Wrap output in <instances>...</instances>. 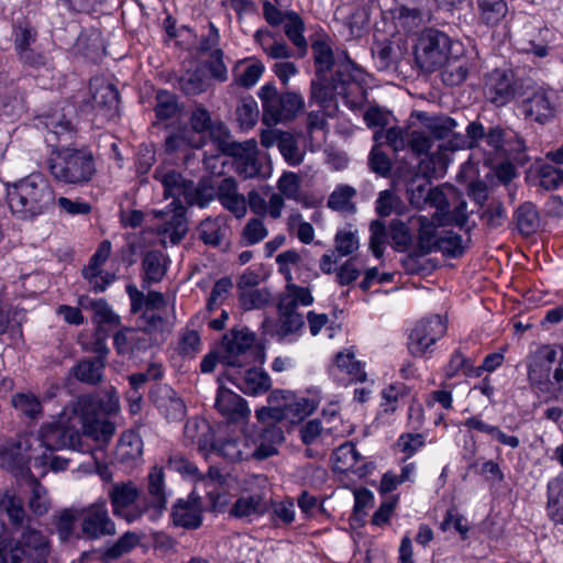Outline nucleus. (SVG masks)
Here are the masks:
<instances>
[{"label": "nucleus", "instance_id": "obj_57", "mask_svg": "<svg viewBox=\"0 0 563 563\" xmlns=\"http://www.w3.org/2000/svg\"><path fill=\"white\" fill-rule=\"evenodd\" d=\"M11 404L15 410L31 420L42 416V405L32 393H18L12 396Z\"/></svg>", "mask_w": 563, "mask_h": 563}, {"label": "nucleus", "instance_id": "obj_22", "mask_svg": "<svg viewBox=\"0 0 563 563\" xmlns=\"http://www.w3.org/2000/svg\"><path fill=\"white\" fill-rule=\"evenodd\" d=\"M82 534L89 539H99L115 533V525L111 520L107 503L99 500L80 512Z\"/></svg>", "mask_w": 563, "mask_h": 563}, {"label": "nucleus", "instance_id": "obj_20", "mask_svg": "<svg viewBox=\"0 0 563 563\" xmlns=\"http://www.w3.org/2000/svg\"><path fill=\"white\" fill-rule=\"evenodd\" d=\"M164 467L154 465L147 475V494L143 496V515L152 521L159 519L167 508Z\"/></svg>", "mask_w": 563, "mask_h": 563}, {"label": "nucleus", "instance_id": "obj_15", "mask_svg": "<svg viewBox=\"0 0 563 563\" xmlns=\"http://www.w3.org/2000/svg\"><path fill=\"white\" fill-rule=\"evenodd\" d=\"M35 438L37 439L35 444L37 452L67 450V453L73 455L91 452L90 446L82 443V437L76 429L59 423L43 426L40 434Z\"/></svg>", "mask_w": 563, "mask_h": 563}, {"label": "nucleus", "instance_id": "obj_13", "mask_svg": "<svg viewBox=\"0 0 563 563\" xmlns=\"http://www.w3.org/2000/svg\"><path fill=\"white\" fill-rule=\"evenodd\" d=\"M450 52V37L439 30L428 29L418 38L415 57L422 70L431 73L443 67L449 59Z\"/></svg>", "mask_w": 563, "mask_h": 563}, {"label": "nucleus", "instance_id": "obj_18", "mask_svg": "<svg viewBox=\"0 0 563 563\" xmlns=\"http://www.w3.org/2000/svg\"><path fill=\"white\" fill-rule=\"evenodd\" d=\"M255 335L247 329H232L222 338L221 364L227 368H243L250 363V350Z\"/></svg>", "mask_w": 563, "mask_h": 563}, {"label": "nucleus", "instance_id": "obj_42", "mask_svg": "<svg viewBox=\"0 0 563 563\" xmlns=\"http://www.w3.org/2000/svg\"><path fill=\"white\" fill-rule=\"evenodd\" d=\"M90 308L93 311V321L97 323L95 339L104 335V341L109 336L107 327H115L120 323V318L115 314L104 299L92 300Z\"/></svg>", "mask_w": 563, "mask_h": 563}, {"label": "nucleus", "instance_id": "obj_60", "mask_svg": "<svg viewBox=\"0 0 563 563\" xmlns=\"http://www.w3.org/2000/svg\"><path fill=\"white\" fill-rule=\"evenodd\" d=\"M178 87L187 96L199 95L207 89L206 75L198 68L187 70L178 78Z\"/></svg>", "mask_w": 563, "mask_h": 563}, {"label": "nucleus", "instance_id": "obj_31", "mask_svg": "<svg viewBox=\"0 0 563 563\" xmlns=\"http://www.w3.org/2000/svg\"><path fill=\"white\" fill-rule=\"evenodd\" d=\"M139 496L140 492L132 482L113 484L109 490L113 514L132 521L134 516L131 515L130 507L134 505Z\"/></svg>", "mask_w": 563, "mask_h": 563}, {"label": "nucleus", "instance_id": "obj_49", "mask_svg": "<svg viewBox=\"0 0 563 563\" xmlns=\"http://www.w3.org/2000/svg\"><path fill=\"white\" fill-rule=\"evenodd\" d=\"M277 147L290 166H297L305 158V151L299 147L298 140L289 132H280L277 137Z\"/></svg>", "mask_w": 563, "mask_h": 563}, {"label": "nucleus", "instance_id": "obj_28", "mask_svg": "<svg viewBox=\"0 0 563 563\" xmlns=\"http://www.w3.org/2000/svg\"><path fill=\"white\" fill-rule=\"evenodd\" d=\"M172 520L177 527L187 530L198 529L202 523V508L200 498L194 493L186 499L179 498L172 508Z\"/></svg>", "mask_w": 563, "mask_h": 563}, {"label": "nucleus", "instance_id": "obj_62", "mask_svg": "<svg viewBox=\"0 0 563 563\" xmlns=\"http://www.w3.org/2000/svg\"><path fill=\"white\" fill-rule=\"evenodd\" d=\"M353 450L352 442H345L336 448L332 453V459L334 462V468L339 472H347L351 471L358 475H365L368 473L367 470H355L353 455L351 454Z\"/></svg>", "mask_w": 563, "mask_h": 563}, {"label": "nucleus", "instance_id": "obj_14", "mask_svg": "<svg viewBox=\"0 0 563 563\" xmlns=\"http://www.w3.org/2000/svg\"><path fill=\"white\" fill-rule=\"evenodd\" d=\"M152 216L154 223L143 229V235L155 233L163 247L167 244L176 245L187 232L185 211L181 206L174 209L143 212V221Z\"/></svg>", "mask_w": 563, "mask_h": 563}, {"label": "nucleus", "instance_id": "obj_54", "mask_svg": "<svg viewBox=\"0 0 563 563\" xmlns=\"http://www.w3.org/2000/svg\"><path fill=\"white\" fill-rule=\"evenodd\" d=\"M243 146L241 153L234 155L239 157L238 170L244 178H253L260 175L261 163L254 156L256 143L254 141L246 142L245 144L240 143Z\"/></svg>", "mask_w": 563, "mask_h": 563}, {"label": "nucleus", "instance_id": "obj_30", "mask_svg": "<svg viewBox=\"0 0 563 563\" xmlns=\"http://www.w3.org/2000/svg\"><path fill=\"white\" fill-rule=\"evenodd\" d=\"M411 223L418 230L417 245L419 251L423 255L437 252V246L441 239L439 225L444 224L443 219L434 217L429 219L426 216H417L411 218Z\"/></svg>", "mask_w": 563, "mask_h": 563}, {"label": "nucleus", "instance_id": "obj_17", "mask_svg": "<svg viewBox=\"0 0 563 563\" xmlns=\"http://www.w3.org/2000/svg\"><path fill=\"white\" fill-rule=\"evenodd\" d=\"M446 332V321L439 314L419 320L408 335V351L422 357L433 352V346Z\"/></svg>", "mask_w": 563, "mask_h": 563}, {"label": "nucleus", "instance_id": "obj_63", "mask_svg": "<svg viewBox=\"0 0 563 563\" xmlns=\"http://www.w3.org/2000/svg\"><path fill=\"white\" fill-rule=\"evenodd\" d=\"M374 141L379 145H389L395 152L404 150L408 142L406 140V131L399 126L376 131L374 134Z\"/></svg>", "mask_w": 563, "mask_h": 563}, {"label": "nucleus", "instance_id": "obj_27", "mask_svg": "<svg viewBox=\"0 0 563 563\" xmlns=\"http://www.w3.org/2000/svg\"><path fill=\"white\" fill-rule=\"evenodd\" d=\"M214 408L223 418L231 422L244 421L251 415L246 400L223 386L218 388Z\"/></svg>", "mask_w": 563, "mask_h": 563}, {"label": "nucleus", "instance_id": "obj_56", "mask_svg": "<svg viewBox=\"0 0 563 563\" xmlns=\"http://www.w3.org/2000/svg\"><path fill=\"white\" fill-rule=\"evenodd\" d=\"M25 320V310L19 307L5 306L0 300V335L7 332H20L21 324Z\"/></svg>", "mask_w": 563, "mask_h": 563}, {"label": "nucleus", "instance_id": "obj_11", "mask_svg": "<svg viewBox=\"0 0 563 563\" xmlns=\"http://www.w3.org/2000/svg\"><path fill=\"white\" fill-rule=\"evenodd\" d=\"M90 99L82 100L80 109L84 112H93L95 121L100 124L112 121L119 115V91L117 87L101 77H95L89 84Z\"/></svg>", "mask_w": 563, "mask_h": 563}, {"label": "nucleus", "instance_id": "obj_3", "mask_svg": "<svg viewBox=\"0 0 563 563\" xmlns=\"http://www.w3.org/2000/svg\"><path fill=\"white\" fill-rule=\"evenodd\" d=\"M54 190L38 173L7 186V201L11 212L21 220H33L53 206Z\"/></svg>", "mask_w": 563, "mask_h": 563}, {"label": "nucleus", "instance_id": "obj_24", "mask_svg": "<svg viewBox=\"0 0 563 563\" xmlns=\"http://www.w3.org/2000/svg\"><path fill=\"white\" fill-rule=\"evenodd\" d=\"M305 319L302 314L278 312L277 320L265 318L262 322L263 334L276 338L282 344L296 342L302 333Z\"/></svg>", "mask_w": 563, "mask_h": 563}, {"label": "nucleus", "instance_id": "obj_23", "mask_svg": "<svg viewBox=\"0 0 563 563\" xmlns=\"http://www.w3.org/2000/svg\"><path fill=\"white\" fill-rule=\"evenodd\" d=\"M148 398L167 421H180L186 416L184 400L167 384L154 383L148 389Z\"/></svg>", "mask_w": 563, "mask_h": 563}, {"label": "nucleus", "instance_id": "obj_6", "mask_svg": "<svg viewBox=\"0 0 563 563\" xmlns=\"http://www.w3.org/2000/svg\"><path fill=\"white\" fill-rule=\"evenodd\" d=\"M262 102V120L266 125L286 123L305 110L303 96L298 91H278L273 82H266L257 91Z\"/></svg>", "mask_w": 563, "mask_h": 563}, {"label": "nucleus", "instance_id": "obj_40", "mask_svg": "<svg viewBox=\"0 0 563 563\" xmlns=\"http://www.w3.org/2000/svg\"><path fill=\"white\" fill-rule=\"evenodd\" d=\"M547 510L555 523L563 525V473L551 478L547 485Z\"/></svg>", "mask_w": 563, "mask_h": 563}, {"label": "nucleus", "instance_id": "obj_45", "mask_svg": "<svg viewBox=\"0 0 563 563\" xmlns=\"http://www.w3.org/2000/svg\"><path fill=\"white\" fill-rule=\"evenodd\" d=\"M335 368L350 376L352 382H365L366 373L364 372L363 364L355 358L353 347L345 349L339 352L334 358Z\"/></svg>", "mask_w": 563, "mask_h": 563}, {"label": "nucleus", "instance_id": "obj_44", "mask_svg": "<svg viewBox=\"0 0 563 563\" xmlns=\"http://www.w3.org/2000/svg\"><path fill=\"white\" fill-rule=\"evenodd\" d=\"M284 30L289 41L297 47L298 56H305L307 53L308 43L303 36L305 23L298 13L295 11L286 12Z\"/></svg>", "mask_w": 563, "mask_h": 563}, {"label": "nucleus", "instance_id": "obj_10", "mask_svg": "<svg viewBox=\"0 0 563 563\" xmlns=\"http://www.w3.org/2000/svg\"><path fill=\"white\" fill-rule=\"evenodd\" d=\"M560 107L559 91L548 85H536L520 103L525 120L545 125L554 120Z\"/></svg>", "mask_w": 563, "mask_h": 563}, {"label": "nucleus", "instance_id": "obj_39", "mask_svg": "<svg viewBox=\"0 0 563 563\" xmlns=\"http://www.w3.org/2000/svg\"><path fill=\"white\" fill-rule=\"evenodd\" d=\"M211 452H216L229 462H240L251 457V444L247 439H225L214 442V448Z\"/></svg>", "mask_w": 563, "mask_h": 563}, {"label": "nucleus", "instance_id": "obj_33", "mask_svg": "<svg viewBox=\"0 0 563 563\" xmlns=\"http://www.w3.org/2000/svg\"><path fill=\"white\" fill-rule=\"evenodd\" d=\"M18 543L23 547L25 560L30 563H46L49 549L45 537L38 530L26 525Z\"/></svg>", "mask_w": 563, "mask_h": 563}, {"label": "nucleus", "instance_id": "obj_9", "mask_svg": "<svg viewBox=\"0 0 563 563\" xmlns=\"http://www.w3.org/2000/svg\"><path fill=\"white\" fill-rule=\"evenodd\" d=\"M269 404H277L274 407H262L255 411L258 421L283 420L285 418L302 420L311 415L317 406L312 399L306 397L297 398L291 391L274 390L268 396Z\"/></svg>", "mask_w": 563, "mask_h": 563}, {"label": "nucleus", "instance_id": "obj_19", "mask_svg": "<svg viewBox=\"0 0 563 563\" xmlns=\"http://www.w3.org/2000/svg\"><path fill=\"white\" fill-rule=\"evenodd\" d=\"M104 335H101L100 339H93L90 343H84L82 349L86 352L93 353L95 356L81 360L71 369L75 377L85 384L96 385L102 379L107 356L110 352L104 343Z\"/></svg>", "mask_w": 563, "mask_h": 563}, {"label": "nucleus", "instance_id": "obj_26", "mask_svg": "<svg viewBox=\"0 0 563 563\" xmlns=\"http://www.w3.org/2000/svg\"><path fill=\"white\" fill-rule=\"evenodd\" d=\"M111 254V242L109 240L102 241L95 254L91 256L89 264L82 268V276L88 280L90 288L95 292H102L114 280V275L104 273L102 275V284H99L100 269L107 262Z\"/></svg>", "mask_w": 563, "mask_h": 563}, {"label": "nucleus", "instance_id": "obj_5", "mask_svg": "<svg viewBox=\"0 0 563 563\" xmlns=\"http://www.w3.org/2000/svg\"><path fill=\"white\" fill-rule=\"evenodd\" d=\"M48 169L55 180L65 185L88 184L96 173L95 159L85 148H63L48 161Z\"/></svg>", "mask_w": 563, "mask_h": 563}, {"label": "nucleus", "instance_id": "obj_37", "mask_svg": "<svg viewBox=\"0 0 563 563\" xmlns=\"http://www.w3.org/2000/svg\"><path fill=\"white\" fill-rule=\"evenodd\" d=\"M43 124L47 130L46 142L54 143L59 141H69L74 133V125L66 113L55 111L44 117Z\"/></svg>", "mask_w": 563, "mask_h": 563}, {"label": "nucleus", "instance_id": "obj_2", "mask_svg": "<svg viewBox=\"0 0 563 563\" xmlns=\"http://www.w3.org/2000/svg\"><path fill=\"white\" fill-rule=\"evenodd\" d=\"M119 410V397L113 387L106 393L85 395L77 399L74 412L79 417L84 434L92 440L107 443L115 432L109 416Z\"/></svg>", "mask_w": 563, "mask_h": 563}, {"label": "nucleus", "instance_id": "obj_50", "mask_svg": "<svg viewBox=\"0 0 563 563\" xmlns=\"http://www.w3.org/2000/svg\"><path fill=\"white\" fill-rule=\"evenodd\" d=\"M120 220L124 228L141 225V210L137 209V189L126 192L120 203Z\"/></svg>", "mask_w": 563, "mask_h": 563}, {"label": "nucleus", "instance_id": "obj_12", "mask_svg": "<svg viewBox=\"0 0 563 563\" xmlns=\"http://www.w3.org/2000/svg\"><path fill=\"white\" fill-rule=\"evenodd\" d=\"M37 439L33 434L19 435L0 445V467L13 473L15 476L29 477V464L36 465L35 444Z\"/></svg>", "mask_w": 563, "mask_h": 563}, {"label": "nucleus", "instance_id": "obj_16", "mask_svg": "<svg viewBox=\"0 0 563 563\" xmlns=\"http://www.w3.org/2000/svg\"><path fill=\"white\" fill-rule=\"evenodd\" d=\"M190 126L192 135L209 133L211 141L218 144L219 150L229 155H238L243 146L230 141V131L227 125L220 121H213L210 112L203 106H197L190 114Z\"/></svg>", "mask_w": 563, "mask_h": 563}, {"label": "nucleus", "instance_id": "obj_8", "mask_svg": "<svg viewBox=\"0 0 563 563\" xmlns=\"http://www.w3.org/2000/svg\"><path fill=\"white\" fill-rule=\"evenodd\" d=\"M161 183L164 197H172L174 199L169 206H175L176 202L180 203L181 199H184L189 206L205 208L216 196V190L212 186L205 183L195 185L191 180H185L183 176L175 170L162 175Z\"/></svg>", "mask_w": 563, "mask_h": 563}, {"label": "nucleus", "instance_id": "obj_32", "mask_svg": "<svg viewBox=\"0 0 563 563\" xmlns=\"http://www.w3.org/2000/svg\"><path fill=\"white\" fill-rule=\"evenodd\" d=\"M267 510V494L264 488L241 495L230 509V515L235 518L260 517Z\"/></svg>", "mask_w": 563, "mask_h": 563}, {"label": "nucleus", "instance_id": "obj_59", "mask_svg": "<svg viewBox=\"0 0 563 563\" xmlns=\"http://www.w3.org/2000/svg\"><path fill=\"white\" fill-rule=\"evenodd\" d=\"M466 245L460 234L452 230H442L437 252H441L446 257L456 258L464 254Z\"/></svg>", "mask_w": 563, "mask_h": 563}, {"label": "nucleus", "instance_id": "obj_38", "mask_svg": "<svg viewBox=\"0 0 563 563\" xmlns=\"http://www.w3.org/2000/svg\"><path fill=\"white\" fill-rule=\"evenodd\" d=\"M200 240L209 246H220L229 233L227 219L223 217L207 218L198 227Z\"/></svg>", "mask_w": 563, "mask_h": 563}, {"label": "nucleus", "instance_id": "obj_34", "mask_svg": "<svg viewBox=\"0 0 563 563\" xmlns=\"http://www.w3.org/2000/svg\"><path fill=\"white\" fill-rule=\"evenodd\" d=\"M312 302L313 297L308 288L288 283L285 291L279 296L277 312L300 314L297 311L298 306L307 307Z\"/></svg>", "mask_w": 563, "mask_h": 563}, {"label": "nucleus", "instance_id": "obj_41", "mask_svg": "<svg viewBox=\"0 0 563 563\" xmlns=\"http://www.w3.org/2000/svg\"><path fill=\"white\" fill-rule=\"evenodd\" d=\"M265 70L264 64L256 58L239 60L234 67V81L244 88H251L257 84Z\"/></svg>", "mask_w": 563, "mask_h": 563}, {"label": "nucleus", "instance_id": "obj_47", "mask_svg": "<svg viewBox=\"0 0 563 563\" xmlns=\"http://www.w3.org/2000/svg\"><path fill=\"white\" fill-rule=\"evenodd\" d=\"M201 136L196 140V135L187 128H180L172 132L165 140V150L167 153L173 154L177 152H186L188 148L202 146Z\"/></svg>", "mask_w": 563, "mask_h": 563}, {"label": "nucleus", "instance_id": "obj_46", "mask_svg": "<svg viewBox=\"0 0 563 563\" xmlns=\"http://www.w3.org/2000/svg\"><path fill=\"white\" fill-rule=\"evenodd\" d=\"M35 36L36 32L27 24L19 25L14 32V44L20 54L21 60L32 66H37L44 63V57L42 55H37L36 62L30 60V55L32 54L30 45L35 41Z\"/></svg>", "mask_w": 563, "mask_h": 563}, {"label": "nucleus", "instance_id": "obj_4", "mask_svg": "<svg viewBox=\"0 0 563 563\" xmlns=\"http://www.w3.org/2000/svg\"><path fill=\"white\" fill-rule=\"evenodd\" d=\"M551 345L539 347L528 365V379L541 393L559 399L563 391V349L560 356Z\"/></svg>", "mask_w": 563, "mask_h": 563}, {"label": "nucleus", "instance_id": "obj_21", "mask_svg": "<svg viewBox=\"0 0 563 563\" xmlns=\"http://www.w3.org/2000/svg\"><path fill=\"white\" fill-rule=\"evenodd\" d=\"M517 89V80L510 69L496 68L486 76L484 95L496 107L509 103L515 98Z\"/></svg>", "mask_w": 563, "mask_h": 563}, {"label": "nucleus", "instance_id": "obj_64", "mask_svg": "<svg viewBox=\"0 0 563 563\" xmlns=\"http://www.w3.org/2000/svg\"><path fill=\"white\" fill-rule=\"evenodd\" d=\"M140 334L136 329L124 328L114 335V346L119 354H133L139 350Z\"/></svg>", "mask_w": 563, "mask_h": 563}, {"label": "nucleus", "instance_id": "obj_29", "mask_svg": "<svg viewBox=\"0 0 563 563\" xmlns=\"http://www.w3.org/2000/svg\"><path fill=\"white\" fill-rule=\"evenodd\" d=\"M184 438L187 444L196 445L203 455L211 453L214 448V431L210 423L198 416L189 418L184 427Z\"/></svg>", "mask_w": 563, "mask_h": 563}, {"label": "nucleus", "instance_id": "obj_1", "mask_svg": "<svg viewBox=\"0 0 563 563\" xmlns=\"http://www.w3.org/2000/svg\"><path fill=\"white\" fill-rule=\"evenodd\" d=\"M316 77L317 79L311 81L310 99L327 113L330 114L338 109V97H341L353 111L365 106L368 86L367 74L346 55L344 60L336 65L330 79L327 74Z\"/></svg>", "mask_w": 563, "mask_h": 563}, {"label": "nucleus", "instance_id": "obj_36", "mask_svg": "<svg viewBox=\"0 0 563 563\" xmlns=\"http://www.w3.org/2000/svg\"><path fill=\"white\" fill-rule=\"evenodd\" d=\"M419 166L427 178H423L420 183L411 181L407 188V194L412 206L422 208L427 205L428 191L431 189L428 178L435 173L434 157L431 156L422 159Z\"/></svg>", "mask_w": 563, "mask_h": 563}, {"label": "nucleus", "instance_id": "obj_7", "mask_svg": "<svg viewBox=\"0 0 563 563\" xmlns=\"http://www.w3.org/2000/svg\"><path fill=\"white\" fill-rule=\"evenodd\" d=\"M174 306L162 292L143 294V349L161 346L170 333L169 317Z\"/></svg>", "mask_w": 563, "mask_h": 563}, {"label": "nucleus", "instance_id": "obj_55", "mask_svg": "<svg viewBox=\"0 0 563 563\" xmlns=\"http://www.w3.org/2000/svg\"><path fill=\"white\" fill-rule=\"evenodd\" d=\"M505 136V129L494 126L485 132L483 139V150L485 152L484 164H490L497 157H501L503 141Z\"/></svg>", "mask_w": 563, "mask_h": 563}, {"label": "nucleus", "instance_id": "obj_52", "mask_svg": "<svg viewBox=\"0 0 563 563\" xmlns=\"http://www.w3.org/2000/svg\"><path fill=\"white\" fill-rule=\"evenodd\" d=\"M481 20L486 25H497L507 14L506 0H477Z\"/></svg>", "mask_w": 563, "mask_h": 563}, {"label": "nucleus", "instance_id": "obj_35", "mask_svg": "<svg viewBox=\"0 0 563 563\" xmlns=\"http://www.w3.org/2000/svg\"><path fill=\"white\" fill-rule=\"evenodd\" d=\"M217 197L221 205L236 218L245 216L246 200L243 195L236 191V183L233 178H224L221 180Z\"/></svg>", "mask_w": 563, "mask_h": 563}, {"label": "nucleus", "instance_id": "obj_43", "mask_svg": "<svg viewBox=\"0 0 563 563\" xmlns=\"http://www.w3.org/2000/svg\"><path fill=\"white\" fill-rule=\"evenodd\" d=\"M254 40L272 59H288L294 56L292 49L285 42L276 41L274 34L266 29L257 30Z\"/></svg>", "mask_w": 563, "mask_h": 563}, {"label": "nucleus", "instance_id": "obj_51", "mask_svg": "<svg viewBox=\"0 0 563 563\" xmlns=\"http://www.w3.org/2000/svg\"><path fill=\"white\" fill-rule=\"evenodd\" d=\"M515 220L522 235L534 233L540 223L538 210L531 202H525L516 210Z\"/></svg>", "mask_w": 563, "mask_h": 563}, {"label": "nucleus", "instance_id": "obj_53", "mask_svg": "<svg viewBox=\"0 0 563 563\" xmlns=\"http://www.w3.org/2000/svg\"><path fill=\"white\" fill-rule=\"evenodd\" d=\"M26 484L31 493L29 508L36 516L45 515L49 509V499L46 488L32 475L27 477Z\"/></svg>", "mask_w": 563, "mask_h": 563}, {"label": "nucleus", "instance_id": "obj_61", "mask_svg": "<svg viewBox=\"0 0 563 563\" xmlns=\"http://www.w3.org/2000/svg\"><path fill=\"white\" fill-rule=\"evenodd\" d=\"M143 271L151 282H158L166 273V258L161 251H150L143 257Z\"/></svg>", "mask_w": 563, "mask_h": 563}, {"label": "nucleus", "instance_id": "obj_58", "mask_svg": "<svg viewBox=\"0 0 563 563\" xmlns=\"http://www.w3.org/2000/svg\"><path fill=\"white\" fill-rule=\"evenodd\" d=\"M356 190L349 185H341L334 189L329 196L328 207L335 211L354 212L355 206L352 199L355 197Z\"/></svg>", "mask_w": 563, "mask_h": 563}, {"label": "nucleus", "instance_id": "obj_48", "mask_svg": "<svg viewBox=\"0 0 563 563\" xmlns=\"http://www.w3.org/2000/svg\"><path fill=\"white\" fill-rule=\"evenodd\" d=\"M312 55L316 66V76L328 74V71L335 67L340 62L334 60V55L331 45L327 40H317L311 45Z\"/></svg>", "mask_w": 563, "mask_h": 563}, {"label": "nucleus", "instance_id": "obj_25", "mask_svg": "<svg viewBox=\"0 0 563 563\" xmlns=\"http://www.w3.org/2000/svg\"><path fill=\"white\" fill-rule=\"evenodd\" d=\"M241 368H227V378L246 395L257 396L271 389L272 380L269 375L257 368H249L241 372Z\"/></svg>", "mask_w": 563, "mask_h": 563}]
</instances>
